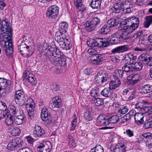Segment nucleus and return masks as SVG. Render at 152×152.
<instances>
[{
	"mask_svg": "<svg viewBox=\"0 0 152 152\" xmlns=\"http://www.w3.org/2000/svg\"><path fill=\"white\" fill-rule=\"evenodd\" d=\"M87 52L90 55H96L97 53V51L94 48H93L88 49Z\"/></svg>",
	"mask_w": 152,
	"mask_h": 152,
	"instance_id": "13d9d810",
	"label": "nucleus"
},
{
	"mask_svg": "<svg viewBox=\"0 0 152 152\" xmlns=\"http://www.w3.org/2000/svg\"><path fill=\"white\" fill-rule=\"evenodd\" d=\"M144 127L145 129L152 128V120L145 121L144 123Z\"/></svg>",
	"mask_w": 152,
	"mask_h": 152,
	"instance_id": "603ef678",
	"label": "nucleus"
},
{
	"mask_svg": "<svg viewBox=\"0 0 152 152\" xmlns=\"http://www.w3.org/2000/svg\"><path fill=\"white\" fill-rule=\"evenodd\" d=\"M23 81H27L33 85H35L37 83V80L34 76L29 71H26L23 73Z\"/></svg>",
	"mask_w": 152,
	"mask_h": 152,
	"instance_id": "9d476101",
	"label": "nucleus"
},
{
	"mask_svg": "<svg viewBox=\"0 0 152 152\" xmlns=\"http://www.w3.org/2000/svg\"><path fill=\"white\" fill-rule=\"evenodd\" d=\"M10 86L8 84L7 85L4 87L2 89L0 90V94L3 96H6L11 90Z\"/></svg>",
	"mask_w": 152,
	"mask_h": 152,
	"instance_id": "473e14b6",
	"label": "nucleus"
},
{
	"mask_svg": "<svg viewBox=\"0 0 152 152\" xmlns=\"http://www.w3.org/2000/svg\"><path fill=\"white\" fill-rule=\"evenodd\" d=\"M30 48L29 45H27L25 42H22L20 45L18 46V49L19 52L21 54L25 52L26 50H27Z\"/></svg>",
	"mask_w": 152,
	"mask_h": 152,
	"instance_id": "393cba45",
	"label": "nucleus"
},
{
	"mask_svg": "<svg viewBox=\"0 0 152 152\" xmlns=\"http://www.w3.org/2000/svg\"><path fill=\"white\" fill-rule=\"evenodd\" d=\"M151 134L150 132L145 133L140 136L139 140L142 142H146L151 139Z\"/></svg>",
	"mask_w": 152,
	"mask_h": 152,
	"instance_id": "5701e85b",
	"label": "nucleus"
},
{
	"mask_svg": "<svg viewBox=\"0 0 152 152\" xmlns=\"http://www.w3.org/2000/svg\"><path fill=\"white\" fill-rule=\"evenodd\" d=\"M127 55L130 60L133 64L137 59V56H134L132 53H128Z\"/></svg>",
	"mask_w": 152,
	"mask_h": 152,
	"instance_id": "864d4df0",
	"label": "nucleus"
},
{
	"mask_svg": "<svg viewBox=\"0 0 152 152\" xmlns=\"http://www.w3.org/2000/svg\"><path fill=\"white\" fill-rule=\"evenodd\" d=\"M69 137V145L70 147L74 148L76 147V145L75 140L73 139L71 135H68Z\"/></svg>",
	"mask_w": 152,
	"mask_h": 152,
	"instance_id": "c03bdc74",
	"label": "nucleus"
},
{
	"mask_svg": "<svg viewBox=\"0 0 152 152\" xmlns=\"http://www.w3.org/2000/svg\"><path fill=\"white\" fill-rule=\"evenodd\" d=\"M111 60L113 62L117 63L120 61V57L117 55H115L110 57Z\"/></svg>",
	"mask_w": 152,
	"mask_h": 152,
	"instance_id": "8fccbe9b",
	"label": "nucleus"
},
{
	"mask_svg": "<svg viewBox=\"0 0 152 152\" xmlns=\"http://www.w3.org/2000/svg\"><path fill=\"white\" fill-rule=\"evenodd\" d=\"M107 23L109 27H114L118 25L119 23V19L118 18L115 17L107 21Z\"/></svg>",
	"mask_w": 152,
	"mask_h": 152,
	"instance_id": "7c9ffc66",
	"label": "nucleus"
},
{
	"mask_svg": "<svg viewBox=\"0 0 152 152\" xmlns=\"http://www.w3.org/2000/svg\"><path fill=\"white\" fill-rule=\"evenodd\" d=\"M101 4V2L97 0H92L90 5L92 8L97 9L100 7Z\"/></svg>",
	"mask_w": 152,
	"mask_h": 152,
	"instance_id": "e433bc0d",
	"label": "nucleus"
},
{
	"mask_svg": "<svg viewBox=\"0 0 152 152\" xmlns=\"http://www.w3.org/2000/svg\"><path fill=\"white\" fill-rule=\"evenodd\" d=\"M9 111L11 113L10 115H12L17 109L16 107L12 105H10L9 107Z\"/></svg>",
	"mask_w": 152,
	"mask_h": 152,
	"instance_id": "6e6d98bb",
	"label": "nucleus"
},
{
	"mask_svg": "<svg viewBox=\"0 0 152 152\" xmlns=\"http://www.w3.org/2000/svg\"><path fill=\"white\" fill-rule=\"evenodd\" d=\"M52 145L49 141L45 142L40 143L37 148L38 151L40 152H50L52 148Z\"/></svg>",
	"mask_w": 152,
	"mask_h": 152,
	"instance_id": "9b49d317",
	"label": "nucleus"
},
{
	"mask_svg": "<svg viewBox=\"0 0 152 152\" xmlns=\"http://www.w3.org/2000/svg\"><path fill=\"white\" fill-rule=\"evenodd\" d=\"M34 49H32L31 46L27 50H26L25 52H24L22 55H24L23 56L26 57H29L31 56L34 52Z\"/></svg>",
	"mask_w": 152,
	"mask_h": 152,
	"instance_id": "79ce46f5",
	"label": "nucleus"
},
{
	"mask_svg": "<svg viewBox=\"0 0 152 152\" xmlns=\"http://www.w3.org/2000/svg\"><path fill=\"white\" fill-rule=\"evenodd\" d=\"M18 152H33L32 150L27 148H22L20 149Z\"/></svg>",
	"mask_w": 152,
	"mask_h": 152,
	"instance_id": "338daca9",
	"label": "nucleus"
},
{
	"mask_svg": "<svg viewBox=\"0 0 152 152\" xmlns=\"http://www.w3.org/2000/svg\"><path fill=\"white\" fill-rule=\"evenodd\" d=\"M101 95L104 97H108L110 96L113 97V94H111V91H110V89L107 88H105L102 90L100 92Z\"/></svg>",
	"mask_w": 152,
	"mask_h": 152,
	"instance_id": "2f4dec72",
	"label": "nucleus"
},
{
	"mask_svg": "<svg viewBox=\"0 0 152 152\" xmlns=\"http://www.w3.org/2000/svg\"><path fill=\"white\" fill-rule=\"evenodd\" d=\"M9 130L11 132V134L14 136L18 135L20 132V130L18 127L11 126L9 128Z\"/></svg>",
	"mask_w": 152,
	"mask_h": 152,
	"instance_id": "c85d7f7f",
	"label": "nucleus"
},
{
	"mask_svg": "<svg viewBox=\"0 0 152 152\" xmlns=\"http://www.w3.org/2000/svg\"><path fill=\"white\" fill-rule=\"evenodd\" d=\"M102 74V71H99L96 75L94 76V79L96 83L100 85L105 82L107 80V77L105 75L104 76Z\"/></svg>",
	"mask_w": 152,
	"mask_h": 152,
	"instance_id": "ddd939ff",
	"label": "nucleus"
},
{
	"mask_svg": "<svg viewBox=\"0 0 152 152\" xmlns=\"http://www.w3.org/2000/svg\"><path fill=\"white\" fill-rule=\"evenodd\" d=\"M21 141L19 138H16L10 141L8 143L7 148L12 151L15 150L20 147L21 145Z\"/></svg>",
	"mask_w": 152,
	"mask_h": 152,
	"instance_id": "f8f14e48",
	"label": "nucleus"
},
{
	"mask_svg": "<svg viewBox=\"0 0 152 152\" xmlns=\"http://www.w3.org/2000/svg\"><path fill=\"white\" fill-rule=\"evenodd\" d=\"M95 105L96 106H99L104 104L103 99L101 98H97L94 100Z\"/></svg>",
	"mask_w": 152,
	"mask_h": 152,
	"instance_id": "49530a36",
	"label": "nucleus"
},
{
	"mask_svg": "<svg viewBox=\"0 0 152 152\" xmlns=\"http://www.w3.org/2000/svg\"><path fill=\"white\" fill-rule=\"evenodd\" d=\"M14 121L17 124L20 125L22 124L23 121L26 118L25 116L14 117Z\"/></svg>",
	"mask_w": 152,
	"mask_h": 152,
	"instance_id": "4c0bfd02",
	"label": "nucleus"
},
{
	"mask_svg": "<svg viewBox=\"0 0 152 152\" xmlns=\"http://www.w3.org/2000/svg\"><path fill=\"white\" fill-rule=\"evenodd\" d=\"M132 117V116L130 115L128 113L121 118V119L122 120H125V121H124V122H126Z\"/></svg>",
	"mask_w": 152,
	"mask_h": 152,
	"instance_id": "4d7b16f0",
	"label": "nucleus"
},
{
	"mask_svg": "<svg viewBox=\"0 0 152 152\" xmlns=\"http://www.w3.org/2000/svg\"><path fill=\"white\" fill-rule=\"evenodd\" d=\"M109 124H117L119 120V118L117 116L114 115L111 117H108Z\"/></svg>",
	"mask_w": 152,
	"mask_h": 152,
	"instance_id": "ea45409f",
	"label": "nucleus"
},
{
	"mask_svg": "<svg viewBox=\"0 0 152 152\" xmlns=\"http://www.w3.org/2000/svg\"><path fill=\"white\" fill-rule=\"evenodd\" d=\"M123 30H125V31H123L120 35L118 34V37L121 38L124 40H127L129 39V37L130 33L131 30H128L123 28Z\"/></svg>",
	"mask_w": 152,
	"mask_h": 152,
	"instance_id": "c756f323",
	"label": "nucleus"
},
{
	"mask_svg": "<svg viewBox=\"0 0 152 152\" xmlns=\"http://www.w3.org/2000/svg\"><path fill=\"white\" fill-rule=\"evenodd\" d=\"M107 26L104 25L100 29L99 31L100 32L101 34H106L107 33Z\"/></svg>",
	"mask_w": 152,
	"mask_h": 152,
	"instance_id": "680f3d73",
	"label": "nucleus"
},
{
	"mask_svg": "<svg viewBox=\"0 0 152 152\" xmlns=\"http://www.w3.org/2000/svg\"><path fill=\"white\" fill-rule=\"evenodd\" d=\"M103 148L100 145L97 144L95 147L92 148L90 152H104Z\"/></svg>",
	"mask_w": 152,
	"mask_h": 152,
	"instance_id": "c9c22d12",
	"label": "nucleus"
},
{
	"mask_svg": "<svg viewBox=\"0 0 152 152\" xmlns=\"http://www.w3.org/2000/svg\"><path fill=\"white\" fill-rule=\"evenodd\" d=\"M134 3L132 1L126 0L123 2H118L115 4L113 10L115 13H119L120 10H127L126 12L129 13L131 11L130 8H132Z\"/></svg>",
	"mask_w": 152,
	"mask_h": 152,
	"instance_id": "20e7f679",
	"label": "nucleus"
},
{
	"mask_svg": "<svg viewBox=\"0 0 152 152\" xmlns=\"http://www.w3.org/2000/svg\"><path fill=\"white\" fill-rule=\"evenodd\" d=\"M7 112L6 110H1L0 112V120L4 118L7 115Z\"/></svg>",
	"mask_w": 152,
	"mask_h": 152,
	"instance_id": "69168bd1",
	"label": "nucleus"
},
{
	"mask_svg": "<svg viewBox=\"0 0 152 152\" xmlns=\"http://www.w3.org/2000/svg\"><path fill=\"white\" fill-rule=\"evenodd\" d=\"M68 26V23L66 22L63 21L60 23L59 24L58 30L59 32L61 34L65 33L67 31Z\"/></svg>",
	"mask_w": 152,
	"mask_h": 152,
	"instance_id": "aec40b11",
	"label": "nucleus"
},
{
	"mask_svg": "<svg viewBox=\"0 0 152 152\" xmlns=\"http://www.w3.org/2000/svg\"><path fill=\"white\" fill-rule=\"evenodd\" d=\"M125 143L123 140L118 142L113 149L114 152H125L126 148Z\"/></svg>",
	"mask_w": 152,
	"mask_h": 152,
	"instance_id": "f3484780",
	"label": "nucleus"
},
{
	"mask_svg": "<svg viewBox=\"0 0 152 152\" xmlns=\"http://www.w3.org/2000/svg\"><path fill=\"white\" fill-rule=\"evenodd\" d=\"M102 56V54H97L96 55V58L93 61V63L96 65L100 64L101 62L104 60Z\"/></svg>",
	"mask_w": 152,
	"mask_h": 152,
	"instance_id": "f704fd0d",
	"label": "nucleus"
},
{
	"mask_svg": "<svg viewBox=\"0 0 152 152\" xmlns=\"http://www.w3.org/2000/svg\"><path fill=\"white\" fill-rule=\"evenodd\" d=\"M118 33L113 34L110 39L107 41H105L104 39L97 38L95 39H91L87 42V45L91 47H98L102 48L107 47L110 43L115 44L117 42L116 39L118 37Z\"/></svg>",
	"mask_w": 152,
	"mask_h": 152,
	"instance_id": "7ed1b4c3",
	"label": "nucleus"
},
{
	"mask_svg": "<svg viewBox=\"0 0 152 152\" xmlns=\"http://www.w3.org/2000/svg\"><path fill=\"white\" fill-rule=\"evenodd\" d=\"M129 110L128 107L127 106L121 107L118 110V113L120 114H124L127 113Z\"/></svg>",
	"mask_w": 152,
	"mask_h": 152,
	"instance_id": "3c124183",
	"label": "nucleus"
},
{
	"mask_svg": "<svg viewBox=\"0 0 152 152\" xmlns=\"http://www.w3.org/2000/svg\"><path fill=\"white\" fill-rule=\"evenodd\" d=\"M45 120H43L44 121V124L48 127H52L54 126L55 124L54 120H53L51 116H49Z\"/></svg>",
	"mask_w": 152,
	"mask_h": 152,
	"instance_id": "b1692460",
	"label": "nucleus"
},
{
	"mask_svg": "<svg viewBox=\"0 0 152 152\" xmlns=\"http://www.w3.org/2000/svg\"><path fill=\"white\" fill-rule=\"evenodd\" d=\"M129 48L128 45H124L118 46L113 49L111 52L113 54L123 53L129 50Z\"/></svg>",
	"mask_w": 152,
	"mask_h": 152,
	"instance_id": "2eb2a0df",
	"label": "nucleus"
},
{
	"mask_svg": "<svg viewBox=\"0 0 152 152\" xmlns=\"http://www.w3.org/2000/svg\"><path fill=\"white\" fill-rule=\"evenodd\" d=\"M143 33L142 31H139V32L136 33L134 35V37L137 39L138 38H141V37L143 35Z\"/></svg>",
	"mask_w": 152,
	"mask_h": 152,
	"instance_id": "e2e57ef3",
	"label": "nucleus"
},
{
	"mask_svg": "<svg viewBox=\"0 0 152 152\" xmlns=\"http://www.w3.org/2000/svg\"><path fill=\"white\" fill-rule=\"evenodd\" d=\"M14 120L13 119V116L10 115V116H7L5 122L7 125H12L13 123Z\"/></svg>",
	"mask_w": 152,
	"mask_h": 152,
	"instance_id": "a18cd8bd",
	"label": "nucleus"
},
{
	"mask_svg": "<svg viewBox=\"0 0 152 152\" xmlns=\"http://www.w3.org/2000/svg\"><path fill=\"white\" fill-rule=\"evenodd\" d=\"M27 107H28V106H27ZM34 108L35 107H27L26 108L29 117L31 119H32L34 118Z\"/></svg>",
	"mask_w": 152,
	"mask_h": 152,
	"instance_id": "58836bf2",
	"label": "nucleus"
},
{
	"mask_svg": "<svg viewBox=\"0 0 152 152\" xmlns=\"http://www.w3.org/2000/svg\"><path fill=\"white\" fill-rule=\"evenodd\" d=\"M100 93V91L97 88L95 87L93 88L90 92L91 96L94 97L98 96Z\"/></svg>",
	"mask_w": 152,
	"mask_h": 152,
	"instance_id": "a19ab883",
	"label": "nucleus"
},
{
	"mask_svg": "<svg viewBox=\"0 0 152 152\" xmlns=\"http://www.w3.org/2000/svg\"><path fill=\"white\" fill-rule=\"evenodd\" d=\"M148 57L147 55L145 54H142L139 57V59L140 61H144L145 63L146 61H148Z\"/></svg>",
	"mask_w": 152,
	"mask_h": 152,
	"instance_id": "5fc2aeb1",
	"label": "nucleus"
},
{
	"mask_svg": "<svg viewBox=\"0 0 152 152\" xmlns=\"http://www.w3.org/2000/svg\"><path fill=\"white\" fill-rule=\"evenodd\" d=\"M125 71L122 69V70L120 69H118V70H116L115 71V74L116 76L115 77L116 78H118V77L122 78L123 76L124 72Z\"/></svg>",
	"mask_w": 152,
	"mask_h": 152,
	"instance_id": "09e8293b",
	"label": "nucleus"
},
{
	"mask_svg": "<svg viewBox=\"0 0 152 152\" xmlns=\"http://www.w3.org/2000/svg\"><path fill=\"white\" fill-rule=\"evenodd\" d=\"M132 89L129 88H127V89H125L123 90L122 92V94L124 95L127 94H128L129 95H130V94L132 92Z\"/></svg>",
	"mask_w": 152,
	"mask_h": 152,
	"instance_id": "bf43d9fd",
	"label": "nucleus"
},
{
	"mask_svg": "<svg viewBox=\"0 0 152 152\" xmlns=\"http://www.w3.org/2000/svg\"><path fill=\"white\" fill-rule=\"evenodd\" d=\"M59 8L56 5H52L48 7L46 12V16L49 19L56 18L58 15Z\"/></svg>",
	"mask_w": 152,
	"mask_h": 152,
	"instance_id": "6e6552de",
	"label": "nucleus"
},
{
	"mask_svg": "<svg viewBox=\"0 0 152 152\" xmlns=\"http://www.w3.org/2000/svg\"><path fill=\"white\" fill-rule=\"evenodd\" d=\"M144 116L142 113H137L134 116V118L136 123L138 125L142 124L144 121Z\"/></svg>",
	"mask_w": 152,
	"mask_h": 152,
	"instance_id": "412c9836",
	"label": "nucleus"
},
{
	"mask_svg": "<svg viewBox=\"0 0 152 152\" xmlns=\"http://www.w3.org/2000/svg\"><path fill=\"white\" fill-rule=\"evenodd\" d=\"M124 61L125 63L124 65L123 66L122 69L124 70L126 72H128V71H126V68L127 66H129V65H132L133 64L132 63V62L129 58L127 54L125 56Z\"/></svg>",
	"mask_w": 152,
	"mask_h": 152,
	"instance_id": "cd10ccee",
	"label": "nucleus"
},
{
	"mask_svg": "<svg viewBox=\"0 0 152 152\" xmlns=\"http://www.w3.org/2000/svg\"><path fill=\"white\" fill-rule=\"evenodd\" d=\"M52 100L54 105L53 107L60 108L61 107L62 103L60 97L58 96H56L53 98Z\"/></svg>",
	"mask_w": 152,
	"mask_h": 152,
	"instance_id": "a878e982",
	"label": "nucleus"
},
{
	"mask_svg": "<svg viewBox=\"0 0 152 152\" xmlns=\"http://www.w3.org/2000/svg\"><path fill=\"white\" fill-rule=\"evenodd\" d=\"M100 22V20L97 17H94L90 18L85 23V28L89 31H91L96 28Z\"/></svg>",
	"mask_w": 152,
	"mask_h": 152,
	"instance_id": "0eeeda50",
	"label": "nucleus"
},
{
	"mask_svg": "<svg viewBox=\"0 0 152 152\" xmlns=\"http://www.w3.org/2000/svg\"><path fill=\"white\" fill-rule=\"evenodd\" d=\"M27 103L26 104V108L27 107V106L29 107H35V103L33 100L31 98H28L26 101Z\"/></svg>",
	"mask_w": 152,
	"mask_h": 152,
	"instance_id": "37998d69",
	"label": "nucleus"
},
{
	"mask_svg": "<svg viewBox=\"0 0 152 152\" xmlns=\"http://www.w3.org/2000/svg\"><path fill=\"white\" fill-rule=\"evenodd\" d=\"M12 116L14 117L21 116H25V115L23 113V111L21 110H18L17 109L15 112L13 114Z\"/></svg>",
	"mask_w": 152,
	"mask_h": 152,
	"instance_id": "de8ad7c7",
	"label": "nucleus"
},
{
	"mask_svg": "<svg viewBox=\"0 0 152 152\" xmlns=\"http://www.w3.org/2000/svg\"><path fill=\"white\" fill-rule=\"evenodd\" d=\"M152 91V86L149 84L145 85L142 86L140 89V93L143 94L150 93Z\"/></svg>",
	"mask_w": 152,
	"mask_h": 152,
	"instance_id": "4be33fe9",
	"label": "nucleus"
},
{
	"mask_svg": "<svg viewBox=\"0 0 152 152\" xmlns=\"http://www.w3.org/2000/svg\"><path fill=\"white\" fill-rule=\"evenodd\" d=\"M143 64L141 62H136L134 64V66L132 65H129L127 66L126 69V71H128V72H130L133 71H139L142 69Z\"/></svg>",
	"mask_w": 152,
	"mask_h": 152,
	"instance_id": "4468645a",
	"label": "nucleus"
},
{
	"mask_svg": "<svg viewBox=\"0 0 152 152\" xmlns=\"http://www.w3.org/2000/svg\"><path fill=\"white\" fill-rule=\"evenodd\" d=\"M49 116H51L46 107L42 109L41 114V117L42 120H45Z\"/></svg>",
	"mask_w": 152,
	"mask_h": 152,
	"instance_id": "72a5a7b5",
	"label": "nucleus"
},
{
	"mask_svg": "<svg viewBox=\"0 0 152 152\" xmlns=\"http://www.w3.org/2000/svg\"><path fill=\"white\" fill-rule=\"evenodd\" d=\"M143 46L145 47V51L147 50L148 51H151L152 50V44H145V45H143Z\"/></svg>",
	"mask_w": 152,
	"mask_h": 152,
	"instance_id": "774afa93",
	"label": "nucleus"
},
{
	"mask_svg": "<svg viewBox=\"0 0 152 152\" xmlns=\"http://www.w3.org/2000/svg\"><path fill=\"white\" fill-rule=\"evenodd\" d=\"M43 49L45 50L46 56L52 63H56L60 66L65 67L66 65V58L56 46L52 44L46 43L44 45Z\"/></svg>",
	"mask_w": 152,
	"mask_h": 152,
	"instance_id": "f03ea898",
	"label": "nucleus"
},
{
	"mask_svg": "<svg viewBox=\"0 0 152 152\" xmlns=\"http://www.w3.org/2000/svg\"><path fill=\"white\" fill-rule=\"evenodd\" d=\"M97 123L101 126H106L109 124L108 117L102 115L99 116L97 119Z\"/></svg>",
	"mask_w": 152,
	"mask_h": 152,
	"instance_id": "dca6fc26",
	"label": "nucleus"
},
{
	"mask_svg": "<svg viewBox=\"0 0 152 152\" xmlns=\"http://www.w3.org/2000/svg\"><path fill=\"white\" fill-rule=\"evenodd\" d=\"M145 47H144L143 45L142 46L139 45L137 47L135 48L134 50L135 51H137L140 52H142L145 51Z\"/></svg>",
	"mask_w": 152,
	"mask_h": 152,
	"instance_id": "052dcab7",
	"label": "nucleus"
},
{
	"mask_svg": "<svg viewBox=\"0 0 152 152\" xmlns=\"http://www.w3.org/2000/svg\"><path fill=\"white\" fill-rule=\"evenodd\" d=\"M10 23L7 20H0V44L3 50H5L7 54L9 53L7 51V47L12 45V30ZM10 53H12L10 50Z\"/></svg>",
	"mask_w": 152,
	"mask_h": 152,
	"instance_id": "f257e3e1",
	"label": "nucleus"
},
{
	"mask_svg": "<svg viewBox=\"0 0 152 152\" xmlns=\"http://www.w3.org/2000/svg\"><path fill=\"white\" fill-rule=\"evenodd\" d=\"M15 99L16 102H18L20 106L23 105L25 103L26 98L23 91L18 90L15 92Z\"/></svg>",
	"mask_w": 152,
	"mask_h": 152,
	"instance_id": "1a4fd4ad",
	"label": "nucleus"
},
{
	"mask_svg": "<svg viewBox=\"0 0 152 152\" xmlns=\"http://www.w3.org/2000/svg\"><path fill=\"white\" fill-rule=\"evenodd\" d=\"M59 32H56L54 37L55 40L57 42L60 47L64 50L71 49L72 44L66 37L60 35Z\"/></svg>",
	"mask_w": 152,
	"mask_h": 152,
	"instance_id": "39448f33",
	"label": "nucleus"
},
{
	"mask_svg": "<svg viewBox=\"0 0 152 152\" xmlns=\"http://www.w3.org/2000/svg\"><path fill=\"white\" fill-rule=\"evenodd\" d=\"M144 20L143 23L144 26L145 28H148L151 24H152V15L145 16Z\"/></svg>",
	"mask_w": 152,
	"mask_h": 152,
	"instance_id": "bb28decb",
	"label": "nucleus"
},
{
	"mask_svg": "<svg viewBox=\"0 0 152 152\" xmlns=\"http://www.w3.org/2000/svg\"><path fill=\"white\" fill-rule=\"evenodd\" d=\"M139 19L136 17H133L125 20L124 24L126 26H124V29L131 30L132 32L133 30L136 29L139 25Z\"/></svg>",
	"mask_w": 152,
	"mask_h": 152,
	"instance_id": "423d86ee",
	"label": "nucleus"
},
{
	"mask_svg": "<svg viewBox=\"0 0 152 152\" xmlns=\"http://www.w3.org/2000/svg\"><path fill=\"white\" fill-rule=\"evenodd\" d=\"M94 113L93 110L91 108H89L85 110L84 113V117L88 121H92L93 118Z\"/></svg>",
	"mask_w": 152,
	"mask_h": 152,
	"instance_id": "6ab92c4d",
	"label": "nucleus"
},
{
	"mask_svg": "<svg viewBox=\"0 0 152 152\" xmlns=\"http://www.w3.org/2000/svg\"><path fill=\"white\" fill-rule=\"evenodd\" d=\"M77 122V120L75 118H74L72 120V128L70 130L71 131H73L74 130L76 126Z\"/></svg>",
	"mask_w": 152,
	"mask_h": 152,
	"instance_id": "0e129e2a",
	"label": "nucleus"
},
{
	"mask_svg": "<svg viewBox=\"0 0 152 152\" xmlns=\"http://www.w3.org/2000/svg\"><path fill=\"white\" fill-rule=\"evenodd\" d=\"M45 131L39 126H35L34 127L33 134L35 137H40L45 134Z\"/></svg>",
	"mask_w": 152,
	"mask_h": 152,
	"instance_id": "a211bd4d",
	"label": "nucleus"
}]
</instances>
